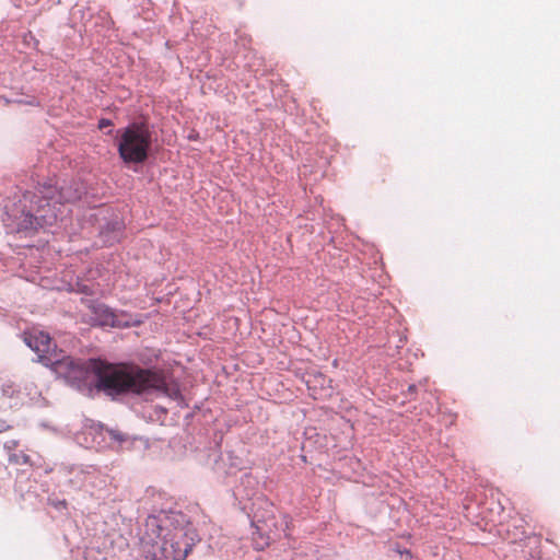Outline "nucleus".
Returning <instances> with one entry per match:
<instances>
[{
    "label": "nucleus",
    "mask_w": 560,
    "mask_h": 560,
    "mask_svg": "<svg viewBox=\"0 0 560 560\" xmlns=\"http://www.w3.org/2000/svg\"><path fill=\"white\" fill-rule=\"evenodd\" d=\"M110 125H112L110 120L102 119V120H100L98 128L100 129H104V128H106V127H108Z\"/></svg>",
    "instance_id": "f8f14e48"
},
{
    "label": "nucleus",
    "mask_w": 560,
    "mask_h": 560,
    "mask_svg": "<svg viewBox=\"0 0 560 560\" xmlns=\"http://www.w3.org/2000/svg\"><path fill=\"white\" fill-rule=\"evenodd\" d=\"M255 518H257V520H256V525H255V527H256L257 525H262L264 523H267V524H268V522H267V521H264V522H262V521H260V520L258 518V515H255Z\"/></svg>",
    "instance_id": "ddd939ff"
},
{
    "label": "nucleus",
    "mask_w": 560,
    "mask_h": 560,
    "mask_svg": "<svg viewBox=\"0 0 560 560\" xmlns=\"http://www.w3.org/2000/svg\"><path fill=\"white\" fill-rule=\"evenodd\" d=\"M107 434L110 436V439L119 444L126 441V438L122 433L115 431V430H106Z\"/></svg>",
    "instance_id": "9d476101"
},
{
    "label": "nucleus",
    "mask_w": 560,
    "mask_h": 560,
    "mask_svg": "<svg viewBox=\"0 0 560 560\" xmlns=\"http://www.w3.org/2000/svg\"><path fill=\"white\" fill-rule=\"evenodd\" d=\"M152 143V132L143 124H131L117 131L118 153L127 164L143 163L149 156Z\"/></svg>",
    "instance_id": "20e7f679"
},
{
    "label": "nucleus",
    "mask_w": 560,
    "mask_h": 560,
    "mask_svg": "<svg viewBox=\"0 0 560 560\" xmlns=\"http://www.w3.org/2000/svg\"><path fill=\"white\" fill-rule=\"evenodd\" d=\"M148 527L159 528L156 539L144 541L147 559L150 560H185L191 546L185 539V533L182 528L170 530L158 523L152 517L147 523Z\"/></svg>",
    "instance_id": "7ed1b4c3"
},
{
    "label": "nucleus",
    "mask_w": 560,
    "mask_h": 560,
    "mask_svg": "<svg viewBox=\"0 0 560 560\" xmlns=\"http://www.w3.org/2000/svg\"><path fill=\"white\" fill-rule=\"evenodd\" d=\"M269 529V524L264 523L257 525L253 532V544L257 550H262L269 545L270 537L266 536V530Z\"/></svg>",
    "instance_id": "6e6552de"
},
{
    "label": "nucleus",
    "mask_w": 560,
    "mask_h": 560,
    "mask_svg": "<svg viewBox=\"0 0 560 560\" xmlns=\"http://www.w3.org/2000/svg\"><path fill=\"white\" fill-rule=\"evenodd\" d=\"M94 313H95V317H94L95 324L102 325V326H106V325L114 326L115 325V315L107 306L101 305V304L96 305V306H94Z\"/></svg>",
    "instance_id": "0eeeda50"
},
{
    "label": "nucleus",
    "mask_w": 560,
    "mask_h": 560,
    "mask_svg": "<svg viewBox=\"0 0 560 560\" xmlns=\"http://www.w3.org/2000/svg\"><path fill=\"white\" fill-rule=\"evenodd\" d=\"M82 187L79 184L62 186L44 185L37 192H25L12 206H7L3 222L10 233L31 235L38 229L51 228L65 213L70 212L68 203L79 200Z\"/></svg>",
    "instance_id": "f03ea898"
},
{
    "label": "nucleus",
    "mask_w": 560,
    "mask_h": 560,
    "mask_svg": "<svg viewBox=\"0 0 560 560\" xmlns=\"http://www.w3.org/2000/svg\"><path fill=\"white\" fill-rule=\"evenodd\" d=\"M69 482L74 487L94 486L97 469L93 466H78L71 469Z\"/></svg>",
    "instance_id": "423d86ee"
},
{
    "label": "nucleus",
    "mask_w": 560,
    "mask_h": 560,
    "mask_svg": "<svg viewBox=\"0 0 560 560\" xmlns=\"http://www.w3.org/2000/svg\"><path fill=\"white\" fill-rule=\"evenodd\" d=\"M16 446V442L14 440H11V441H8L4 443V448L9 452V454L11 453L12 450H14Z\"/></svg>",
    "instance_id": "9b49d317"
},
{
    "label": "nucleus",
    "mask_w": 560,
    "mask_h": 560,
    "mask_svg": "<svg viewBox=\"0 0 560 560\" xmlns=\"http://www.w3.org/2000/svg\"><path fill=\"white\" fill-rule=\"evenodd\" d=\"M9 460L14 464H27L28 456L24 453H10Z\"/></svg>",
    "instance_id": "1a4fd4ad"
},
{
    "label": "nucleus",
    "mask_w": 560,
    "mask_h": 560,
    "mask_svg": "<svg viewBox=\"0 0 560 560\" xmlns=\"http://www.w3.org/2000/svg\"><path fill=\"white\" fill-rule=\"evenodd\" d=\"M25 343L37 354V360L46 366V357L59 358L61 351L56 350L48 334L43 330L32 329L24 334Z\"/></svg>",
    "instance_id": "39448f33"
},
{
    "label": "nucleus",
    "mask_w": 560,
    "mask_h": 560,
    "mask_svg": "<svg viewBox=\"0 0 560 560\" xmlns=\"http://www.w3.org/2000/svg\"><path fill=\"white\" fill-rule=\"evenodd\" d=\"M58 377L78 390L90 395L94 389L114 396L121 393L138 395L158 394L177 398L179 393L170 387L158 373L138 366H116L98 360L74 361L61 353L59 358L46 357Z\"/></svg>",
    "instance_id": "f257e3e1"
}]
</instances>
